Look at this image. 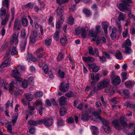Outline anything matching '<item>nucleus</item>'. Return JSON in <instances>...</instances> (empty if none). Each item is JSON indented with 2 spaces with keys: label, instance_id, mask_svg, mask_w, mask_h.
I'll return each instance as SVG.
<instances>
[{
  "label": "nucleus",
  "instance_id": "obj_1",
  "mask_svg": "<svg viewBox=\"0 0 135 135\" xmlns=\"http://www.w3.org/2000/svg\"><path fill=\"white\" fill-rule=\"evenodd\" d=\"M90 114H92L96 116L98 114L95 111V109L92 108H90L86 111L83 113L81 117V120L86 121L89 120L90 118H91Z\"/></svg>",
  "mask_w": 135,
  "mask_h": 135
},
{
  "label": "nucleus",
  "instance_id": "obj_2",
  "mask_svg": "<svg viewBox=\"0 0 135 135\" xmlns=\"http://www.w3.org/2000/svg\"><path fill=\"white\" fill-rule=\"evenodd\" d=\"M43 103L42 101L38 99L33 103V106L34 107L37 108V107H39L38 108V111L39 114L41 115L43 113L42 110L45 109V108H43L42 107Z\"/></svg>",
  "mask_w": 135,
  "mask_h": 135
},
{
  "label": "nucleus",
  "instance_id": "obj_3",
  "mask_svg": "<svg viewBox=\"0 0 135 135\" xmlns=\"http://www.w3.org/2000/svg\"><path fill=\"white\" fill-rule=\"evenodd\" d=\"M101 120L103 123V127L105 132L108 134L110 132L111 129L109 126V121L102 118Z\"/></svg>",
  "mask_w": 135,
  "mask_h": 135
},
{
  "label": "nucleus",
  "instance_id": "obj_4",
  "mask_svg": "<svg viewBox=\"0 0 135 135\" xmlns=\"http://www.w3.org/2000/svg\"><path fill=\"white\" fill-rule=\"evenodd\" d=\"M125 118L123 116H121L120 119V121L123 128H131L133 127L135 124L133 123H131L128 124L124 121Z\"/></svg>",
  "mask_w": 135,
  "mask_h": 135
},
{
  "label": "nucleus",
  "instance_id": "obj_5",
  "mask_svg": "<svg viewBox=\"0 0 135 135\" xmlns=\"http://www.w3.org/2000/svg\"><path fill=\"white\" fill-rule=\"evenodd\" d=\"M39 122H40V124L43 123L45 126L47 127L51 126L53 122L52 119L49 118L39 120Z\"/></svg>",
  "mask_w": 135,
  "mask_h": 135
},
{
  "label": "nucleus",
  "instance_id": "obj_6",
  "mask_svg": "<svg viewBox=\"0 0 135 135\" xmlns=\"http://www.w3.org/2000/svg\"><path fill=\"white\" fill-rule=\"evenodd\" d=\"M109 83V81L108 79H105L101 81L98 84V88L99 90H101L107 86Z\"/></svg>",
  "mask_w": 135,
  "mask_h": 135
},
{
  "label": "nucleus",
  "instance_id": "obj_7",
  "mask_svg": "<svg viewBox=\"0 0 135 135\" xmlns=\"http://www.w3.org/2000/svg\"><path fill=\"white\" fill-rule=\"evenodd\" d=\"M100 74L97 73L94 75L93 73H92L91 74V79L92 81L91 82V84L93 85L96 83L100 80Z\"/></svg>",
  "mask_w": 135,
  "mask_h": 135
},
{
  "label": "nucleus",
  "instance_id": "obj_8",
  "mask_svg": "<svg viewBox=\"0 0 135 135\" xmlns=\"http://www.w3.org/2000/svg\"><path fill=\"white\" fill-rule=\"evenodd\" d=\"M59 89L61 91L65 92L69 89V85L68 84L65 83V82L62 81L60 84Z\"/></svg>",
  "mask_w": 135,
  "mask_h": 135
},
{
  "label": "nucleus",
  "instance_id": "obj_9",
  "mask_svg": "<svg viewBox=\"0 0 135 135\" xmlns=\"http://www.w3.org/2000/svg\"><path fill=\"white\" fill-rule=\"evenodd\" d=\"M13 74H12V76L15 78L16 80L18 81H21L22 80V78L20 76V73L18 72V71L16 69H13L12 70Z\"/></svg>",
  "mask_w": 135,
  "mask_h": 135
},
{
  "label": "nucleus",
  "instance_id": "obj_10",
  "mask_svg": "<svg viewBox=\"0 0 135 135\" xmlns=\"http://www.w3.org/2000/svg\"><path fill=\"white\" fill-rule=\"evenodd\" d=\"M88 49L89 54L93 56L96 57L98 56V49L97 48H95L94 49V50L91 46H89L88 47Z\"/></svg>",
  "mask_w": 135,
  "mask_h": 135
},
{
  "label": "nucleus",
  "instance_id": "obj_11",
  "mask_svg": "<svg viewBox=\"0 0 135 135\" xmlns=\"http://www.w3.org/2000/svg\"><path fill=\"white\" fill-rule=\"evenodd\" d=\"M95 104L96 107L98 110V112L96 111L98 113L97 115H98V118L100 119H102V117L99 115L102 113V110L100 108L102 106L101 103L99 101H97L95 103Z\"/></svg>",
  "mask_w": 135,
  "mask_h": 135
},
{
  "label": "nucleus",
  "instance_id": "obj_12",
  "mask_svg": "<svg viewBox=\"0 0 135 135\" xmlns=\"http://www.w3.org/2000/svg\"><path fill=\"white\" fill-rule=\"evenodd\" d=\"M27 43V39L23 38L20 42V49L22 52H23L25 49Z\"/></svg>",
  "mask_w": 135,
  "mask_h": 135
},
{
  "label": "nucleus",
  "instance_id": "obj_13",
  "mask_svg": "<svg viewBox=\"0 0 135 135\" xmlns=\"http://www.w3.org/2000/svg\"><path fill=\"white\" fill-rule=\"evenodd\" d=\"M18 34L16 35V33H14L12 36V37L11 38L10 42L12 44H13L14 42L15 44H17L18 43Z\"/></svg>",
  "mask_w": 135,
  "mask_h": 135
},
{
  "label": "nucleus",
  "instance_id": "obj_14",
  "mask_svg": "<svg viewBox=\"0 0 135 135\" xmlns=\"http://www.w3.org/2000/svg\"><path fill=\"white\" fill-rule=\"evenodd\" d=\"M88 65L90 68L92 69V71L93 72H97L100 69V67L97 66L95 64H89Z\"/></svg>",
  "mask_w": 135,
  "mask_h": 135
},
{
  "label": "nucleus",
  "instance_id": "obj_15",
  "mask_svg": "<svg viewBox=\"0 0 135 135\" xmlns=\"http://www.w3.org/2000/svg\"><path fill=\"white\" fill-rule=\"evenodd\" d=\"M113 125L114 127L118 130L122 129V127L119 124L118 120H114L112 122Z\"/></svg>",
  "mask_w": 135,
  "mask_h": 135
},
{
  "label": "nucleus",
  "instance_id": "obj_16",
  "mask_svg": "<svg viewBox=\"0 0 135 135\" xmlns=\"http://www.w3.org/2000/svg\"><path fill=\"white\" fill-rule=\"evenodd\" d=\"M117 6L119 9L122 11L128 10V9L127 6L123 3H119L118 4Z\"/></svg>",
  "mask_w": 135,
  "mask_h": 135
},
{
  "label": "nucleus",
  "instance_id": "obj_17",
  "mask_svg": "<svg viewBox=\"0 0 135 135\" xmlns=\"http://www.w3.org/2000/svg\"><path fill=\"white\" fill-rule=\"evenodd\" d=\"M59 103L61 106L65 105L67 104V100L66 98L64 96H62L59 99Z\"/></svg>",
  "mask_w": 135,
  "mask_h": 135
},
{
  "label": "nucleus",
  "instance_id": "obj_18",
  "mask_svg": "<svg viewBox=\"0 0 135 135\" xmlns=\"http://www.w3.org/2000/svg\"><path fill=\"white\" fill-rule=\"evenodd\" d=\"M132 45V43L131 41L129 39H127L125 42H124L122 45V47L123 48L126 47H129Z\"/></svg>",
  "mask_w": 135,
  "mask_h": 135
},
{
  "label": "nucleus",
  "instance_id": "obj_19",
  "mask_svg": "<svg viewBox=\"0 0 135 135\" xmlns=\"http://www.w3.org/2000/svg\"><path fill=\"white\" fill-rule=\"evenodd\" d=\"M21 27V24L18 22V19H16L14 22V29H16V28L17 30H19L20 29Z\"/></svg>",
  "mask_w": 135,
  "mask_h": 135
},
{
  "label": "nucleus",
  "instance_id": "obj_20",
  "mask_svg": "<svg viewBox=\"0 0 135 135\" xmlns=\"http://www.w3.org/2000/svg\"><path fill=\"white\" fill-rule=\"evenodd\" d=\"M91 131L94 135H98V128L94 126H91L90 127Z\"/></svg>",
  "mask_w": 135,
  "mask_h": 135
},
{
  "label": "nucleus",
  "instance_id": "obj_21",
  "mask_svg": "<svg viewBox=\"0 0 135 135\" xmlns=\"http://www.w3.org/2000/svg\"><path fill=\"white\" fill-rule=\"evenodd\" d=\"M88 30V28L87 27L84 28H82L81 29V35L83 37L85 38L86 37Z\"/></svg>",
  "mask_w": 135,
  "mask_h": 135
},
{
  "label": "nucleus",
  "instance_id": "obj_22",
  "mask_svg": "<svg viewBox=\"0 0 135 135\" xmlns=\"http://www.w3.org/2000/svg\"><path fill=\"white\" fill-rule=\"evenodd\" d=\"M28 124L30 126H36L38 124H40V122H39V120L35 121L32 120H30L28 121Z\"/></svg>",
  "mask_w": 135,
  "mask_h": 135
},
{
  "label": "nucleus",
  "instance_id": "obj_23",
  "mask_svg": "<svg viewBox=\"0 0 135 135\" xmlns=\"http://www.w3.org/2000/svg\"><path fill=\"white\" fill-rule=\"evenodd\" d=\"M28 109L29 110L27 111V113L28 114L32 115L35 114V112L33 111V110H35L34 108L31 106L29 103L28 104Z\"/></svg>",
  "mask_w": 135,
  "mask_h": 135
},
{
  "label": "nucleus",
  "instance_id": "obj_24",
  "mask_svg": "<svg viewBox=\"0 0 135 135\" xmlns=\"http://www.w3.org/2000/svg\"><path fill=\"white\" fill-rule=\"evenodd\" d=\"M9 17V15L7 13L5 16V19H2V21L1 22V24L3 26L6 25L8 21Z\"/></svg>",
  "mask_w": 135,
  "mask_h": 135
},
{
  "label": "nucleus",
  "instance_id": "obj_25",
  "mask_svg": "<svg viewBox=\"0 0 135 135\" xmlns=\"http://www.w3.org/2000/svg\"><path fill=\"white\" fill-rule=\"evenodd\" d=\"M120 82V77L119 76H116L112 81V83L113 85H116L119 84Z\"/></svg>",
  "mask_w": 135,
  "mask_h": 135
},
{
  "label": "nucleus",
  "instance_id": "obj_26",
  "mask_svg": "<svg viewBox=\"0 0 135 135\" xmlns=\"http://www.w3.org/2000/svg\"><path fill=\"white\" fill-rule=\"evenodd\" d=\"M26 99L28 101H31L33 99V95L30 93H26L25 94Z\"/></svg>",
  "mask_w": 135,
  "mask_h": 135
},
{
  "label": "nucleus",
  "instance_id": "obj_27",
  "mask_svg": "<svg viewBox=\"0 0 135 135\" xmlns=\"http://www.w3.org/2000/svg\"><path fill=\"white\" fill-rule=\"evenodd\" d=\"M134 84V83L133 81H129L128 82H126L125 83V86L127 88H131L133 86Z\"/></svg>",
  "mask_w": 135,
  "mask_h": 135
},
{
  "label": "nucleus",
  "instance_id": "obj_28",
  "mask_svg": "<svg viewBox=\"0 0 135 135\" xmlns=\"http://www.w3.org/2000/svg\"><path fill=\"white\" fill-rule=\"evenodd\" d=\"M108 25V23L107 22L103 23L102 24V27L105 33L107 34V29Z\"/></svg>",
  "mask_w": 135,
  "mask_h": 135
},
{
  "label": "nucleus",
  "instance_id": "obj_29",
  "mask_svg": "<svg viewBox=\"0 0 135 135\" xmlns=\"http://www.w3.org/2000/svg\"><path fill=\"white\" fill-rule=\"evenodd\" d=\"M18 115V113H16L13 114L12 115V121L13 124H14L16 122Z\"/></svg>",
  "mask_w": 135,
  "mask_h": 135
},
{
  "label": "nucleus",
  "instance_id": "obj_30",
  "mask_svg": "<svg viewBox=\"0 0 135 135\" xmlns=\"http://www.w3.org/2000/svg\"><path fill=\"white\" fill-rule=\"evenodd\" d=\"M125 48L124 52L127 55H129L132 52V50L129 47H124Z\"/></svg>",
  "mask_w": 135,
  "mask_h": 135
},
{
  "label": "nucleus",
  "instance_id": "obj_31",
  "mask_svg": "<svg viewBox=\"0 0 135 135\" xmlns=\"http://www.w3.org/2000/svg\"><path fill=\"white\" fill-rule=\"evenodd\" d=\"M126 15L123 13L121 12L119 14L118 20L119 21H124L126 18Z\"/></svg>",
  "mask_w": 135,
  "mask_h": 135
},
{
  "label": "nucleus",
  "instance_id": "obj_32",
  "mask_svg": "<svg viewBox=\"0 0 135 135\" xmlns=\"http://www.w3.org/2000/svg\"><path fill=\"white\" fill-rule=\"evenodd\" d=\"M83 60L86 62H89L90 61H94L95 59L92 57L88 56L86 57H84L83 58Z\"/></svg>",
  "mask_w": 135,
  "mask_h": 135
},
{
  "label": "nucleus",
  "instance_id": "obj_33",
  "mask_svg": "<svg viewBox=\"0 0 135 135\" xmlns=\"http://www.w3.org/2000/svg\"><path fill=\"white\" fill-rule=\"evenodd\" d=\"M21 22L23 26L24 27L28 26V21L25 18H22L21 19Z\"/></svg>",
  "mask_w": 135,
  "mask_h": 135
},
{
  "label": "nucleus",
  "instance_id": "obj_34",
  "mask_svg": "<svg viewBox=\"0 0 135 135\" xmlns=\"http://www.w3.org/2000/svg\"><path fill=\"white\" fill-rule=\"evenodd\" d=\"M9 0H3L2 1L3 6H6L7 8L8 9L9 8Z\"/></svg>",
  "mask_w": 135,
  "mask_h": 135
},
{
  "label": "nucleus",
  "instance_id": "obj_35",
  "mask_svg": "<svg viewBox=\"0 0 135 135\" xmlns=\"http://www.w3.org/2000/svg\"><path fill=\"white\" fill-rule=\"evenodd\" d=\"M64 9V7L62 6H60L57 7L56 12L58 15H60L62 13Z\"/></svg>",
  "mask_w": 135,
  "mask_h": 135
},
{
  "label": "nucleus",
  "instance_id": "obj_36",
  "mask_svg": "<svg viewBox=\"0 0 135 135\" xmlns=\"http://www.w3.org/2000/svg\"><path fill=\"white\" fill-rule=\"evenodd\" d=\"M115 56L116 58L118 59H121L123 58L122 54L119 51H118L116 52Z\"/></svg>",
  "mask_w": 135,
  "mask_h": 135
},
{
  "label": "nucleus",
  "instance_id": "obj_37",
  "mask_svg": "<svg viewBox=\"0 0 135 135\" xmlns=\"http://www.w3.org/2000/svg\"><path fill=\"white\" fill-rule=\"evenodd\" d=\"M60 41L62 45H66L67 42V39L66 36H65L64 37L61 38Z\"/></svg>",
  "mask_w": 135,
  "mask_h": 135
},
{
  "label": "nucleus",
  "instance_id": "obj_38",
  "mask_svg": "<svg viewBox=\"0 0 135 135\" xmlns=\"http://www.w3.org/2000/svg\"><path fill=\"white\" fill-rule=\"evenodd\" d=\"M66 109L64 107L60 109V113L61 116L64 115L66 112Z\"/></svg>",
  "mask_w": 135,
  "mask_h": 135
},
{
  "label": "nucleus",
  "instance_id": "obj_39",
  "mask_svg": "<svg viewBox=\"0 0 135 135\" xmlns=\"http://www.w3.org/2000/svg\"><path fill=\"white\" fill-rule=\"evenodd\" d=\"M58 74L59 77L61 79H63L64 78L65 74L64 73L60 70L58 71Z\"/></svg>",
  "mask_w": 135,
  "mask_h": 135
},
{
  "label": "nucleus",
  "instance_id": "obj_40",
  "mask_svg": "<svg viewBox=\"0 0 135 135\" xmlns=\"http://www.w3.org/2000/svg\"><path fill=\"white\" fill-rule=\"evenodd\" d=\"M65 96L66 97L70 98L73 97L74 96V94L72 91H69L66 93Z\"/></svg>",
  "mask_w": 135,
  "mask_h": 135
},
{
  "label": "nucleus",
  "instance_id": "obj_41",
  "mask_svg": "<svg viewBox=\"0 0 135 135\" xmlns=\"http://www.w3.org/2000/svg\"><path fill=\"white\" fill-rule=\"evenodd\" d=\"M43 95V93L41 91H38L34 94V97L37 98H40Z\"/></svg>",
  "mask_w": 135,
  "mask_h": 135
},
{
  "label": "nucleus",
  "instance_id": "obj_42",
  "mask_svg": "<svg viewBox=\"0 0 135 135\" xmlns=\"http://www.w3.org/2000/svg\"><path fill=\"white\" fill-rule=\"evenodd\" d=\"M6 12V11L4 8L2 7L0 10V17L1 18V16L5 15Z\"/></svg>",
  "mask_w": 135,
  "mask_h": 135
},
{
  "label": "nucleus",
  "instance_id": "obj_43",
  "mask_svg": "<svg viewBox=\"0 0 135 135\" xmlns=\"http://www.w3.org/2000/svg\"><path fill=\"white\" fill-rule=\"evenodd\" d=\"M15 8L14 7H13L11 8V21H13L14 18L15 14Z\"/></svg>",
  "mask_w": 135,
  "mask_h": 135
},
{
  "label": "nucleus",
  "instance_id": "obj_44",
  "mask_svg": "<svg viewBox=\"0 0 135 135\" xmlns=\"http://www.w3.org/2000/svg\"><path fill=\"white\" fill-rule=\"evenodd\" d=\"M97 32L93 31L91 30L89 32L90 35L92 37L96 38L97 36Z\"/></svg>",
  "mask_w": 135,
  "mask_h": 135
},
{
  "label": "nucleus",
  "instance_id": "obj_45",
  "mask_svg": "<svg viewBox=\"0 0 135 135\" xmlns=\"http://www.w3.org/2000/svg\"><path fill=\"white\" fill-rule=\"evenodd\" d=\"M84 13L87 17H89L91 15V13L89 11L86 9H84L83 11Z\"/></svg>",
  "mask_w": 135,
  "mask_h": 135
},
{
  "label": "nucleus",
  "instance_id": "obj_46",
  "mask_svg": "<svg viewBox=\"0 0 135 135\" xmlns=\"http://www.w3.org/2000/svg\"><path fill=\"white\" fill-rule=\"evenodd\" d=\"M53 17L50 16L48 20V23L52 27H54V23L52 22Z\"/></svg>",
  "mask_w": 135,
  "mask_h": 135
},
{
  "label": "nucleus",
  "instance_id": "obj_47",
  "mask_svg": "<svg viewBox=\"0 0 135 135\" xmlns=\"http://www.w3.org/2000/svg\"><path fill=\"white\" fill-rule=\"evenodd\" d=\"M63 20H58L56 25V27L57 28H60L61 27V25L62 23V21Z\"/></svg>",
  "mask_w": 135,
  "mask_h": 135
},
{
  "label": "nucleus",
  "instance_id": "obj_48",
  "mask_svg": "<svg viewBox=\"0 0 135 135\" xmlns=\"http://www.w3.org/2000/svg\"><path fill=\"white\" fill-rule=\"evenodd\" d=\"M18 52L16 50V47H13L12 51L11 52V54L13 56L14 55L17 54Z\"/></svg>",
  "mask_w": 135,
  "mask_h": 135
},
{
  "label": "nucleus",
  "instance_id": "obj_49",
  "mask_svg": "<svg viewBox=\"0 0 135 135\" xmlns=\"http://www.w3.org/2000/svg\"><path fill=\"white\" fill-rule=\"evenodd\" d=\"M7 131L10 133H12V126L11 124H9L7 126Z\"/></svg>",
  "mask_w": 135,
  "mask_h": 135
},
{
  "label": "nucleus",
  "instance_id": "obj_50",
  "mask_svg": "<svg viewBox=\"0 0 135 135\" xmlns=\"http://www.w3.org/2000/svg\"><path fill=\"white\" fill-rule=\"evenodd\" d=\"M53 37L54 39L57 40L59 38V32L58 31H56L54 34Z\"/></svg>",
  "mask_w": 135,
  "mask_h": 135
},
{
  "label": "nucleus",
  "instance_id": "obj_51",
  "mask_svg": "<svg viewBox=\"0 0 135 135\" xmlns=\"http://www.w3.org/2000/svg\"><path fill=\"white\" fill-rule=\"evenodd\" d=\"M45 44L47 46H49L51 44V40L49 38H47L45 40Z\"/></svg>",
  "mask_w": 135,
  "mask_h": 135
},
{
  "label": "nucleus",
  "instance_id": "obj_52",
  "mask_svg": "<svg viewBox=\"0 0 135 135\" xmlns=\"http://www.w3.org/2000/svg\"><path fill=\"white\" fill-rule=\"evenodd\" d=\"M33 7V5L31 4V2H29L27 4L24 5L23 7L25 8H27L28 7L29 8H32Z\"/></svg>",
  "mask_w": 135,
  "mask_h": 135
},
{
  "label": "nucleus",
  "instance_id": "obj_53",
  "mask_svg": "<svg viewBox=\"0 0 135 135\" xmlns=\"http://www.w3.org/2000/svg\"><path fill=\"white\" fill-rule=\"evenodd\" d=\"M105 91L107 93H110L111 95L113 94L114 93V90L106 88L105 89Z\"/></svg>",
  "mask_w": 135,
  "mask_h": 135
},
{
  "label": "nucleus",
  "instance_id": "obj_54",
  "mask_svg": "<svg viewBox=\"0 0 135 135\" xmlns=\"http://www.w3.org/2000/svg\"><path fill=\"white\" fill-rule=\"evenodd\" d=\"M43 69L45 73L46 74H47L49 70L48 67L47 65H45L43 67Z\"/></svg>",
  "mask_w": 135,
  "mask_h": 135
},
{
  "label": "nucleus",
  "instance_id": "obj_55",
  "mask_svg": "<svg viewBox=\"0 0 135 135\" xmlns=\"http://www.w3.org/2000/svg\"><path fill=\"white\" fill-rule=\"evenodd\" d=\"M28 56L29 57L31 61H37V59L35 56L29 55H28Z\"/></svg>",
  "mask_w": 135,
  "mask_h": 135
},
{
  "label": "nucleus",
  "instance_id": "obj_56",
  "mask_svg": "<svg viewBox=\"0 0 135 135\" xmlns=\"http://www.w3.org/2000/svg\"><path fill=\"white\" fill-rule=\"evenodd\" d=\"M52 104L51 102L48 99H47L45 102V105L47 107H50Z\"/></svg>",
  "mask_w": 135,
  "mask_h": 135
},
{
  "label": "nucleus",
  "instance_id": "obj_57",
  "mask_svg": "<svg viewBox=\"0 0 135 135\" xmlns=\"http://www.w3.org/2000/svg\"><path fill=\"white\" fill-rule=\"evenodd\" d=\"M14 83V82H12L10 83L9 85V92L11 91L13 89L14 87L13 84Z\"/></svg>",
  "mask_w": 135,
  "mask_h": 135
},
{
  "label": "nucleus",
  "instance_id": "obj_58",
  "mask_svg": "<svg viewBox=\"0 0 135 135\" xmlns=\"http://www.w3.org/2000/svg\"><path fill=\"white\" fill-rule=\"evenodd\" d=\"M74 19L71 16L69 18V23L70 25H72L74 23Z\"/></svg>",
  "mask_w": 135,
  "mask_h": 135
},
{
  "label": "nucleus",
  "instance_id": "obj_59",
  "mask_svg": "<svg viewBox=\"0 0 135 135\" xmlns=\"http://www.w3.org/2000/svg\"><path fill=\"white\" fill-rule=\"evenodd\" d=\"M128 32V30L127 29H126L122 33V36L123 37L125 38L127 36Z\"/></svg>",
  "mask_w": 135,
  "mask_h": 135
},
{
  "label": "nucleus",
  "instance_id": "obj_60",
  "mask_svg": "<svg viewBox=\"0 0 135 135\" xmlns=\"http://www.w3.org/2000/svg\"><path fill=\"white\" fill-rule=\"evenodd\" d=\"M57 124L59 126L63 125L64 124V121L62 119H60L57 121Z\"/></svg>",
  "mask_w": 135,
  "mask_h": 135
},
{
  "label": "nucleus",
  "instance_id": "obj_61",
  "mask_svg": "<svg viewBox=\"0 0 135 135\" xmlns=\"http://www.w3.org/2000/svg\"><path fill=\"white\" fill-rule=\"evenodd\" d=\"M22 85L24 88H26L27 86V81L26 80H24L22 83Z\"/></svg>",
  "mask_w": 135,
  "mask_h": 135
},
{
  "label": "nucleus",
  "instance_id": "obj_62",
  "mask_svg": "<svg viewBox=\"0 0 135 135\" xmlns=\"http://www.w3.org/2000/svg\"><path fill=\"white\" fill-rule=\"evenodd\" d=\"M22 93V91L20 89H16V90H15L14 94L15 95H17L19 94H21Z\"/></svg>",
  "mask_w": 135,
  "mask_h": 135
},
{
  "label": "nucleus",
  "instance_id": "obj_63",
  "mask_svg": "<svg viewBox=\"0 0 135 135\" xmlns=\"http://www.w3.org/2000/svg\"><path fill=\"white\" fill-rule=\"evenodd\" d=\"M103 55L105 57L106 59H109L110 58V55L106 52H103Z\"/></svg>",
  "mask_w": 135,
  "mask_h": 135
},
{
  "label": "nucleus",
  "instance_id": "obj_64",
  "mask_svg": "<svg viewBox=\"0 0 135 135\" xmlns=\"http://www.w3.org/2000/svg\"><path fill=\"white\" fill-rule=\"evenodd\" d=\"M132 103L129 102H127L124 103L125 106L127 108H130Z\"/></svg>",
  "mask_w": 135,
  "mask_h": 135
}]
</instances>
